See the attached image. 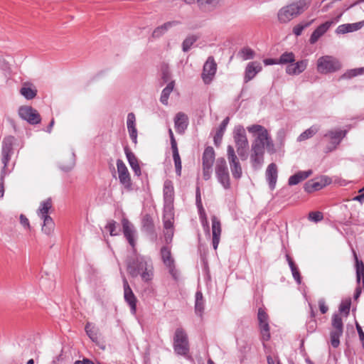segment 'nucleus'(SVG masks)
Returning a JSON list of instances; mask_svg holds the SVG:
<instances>
[{
  "instance_id": "nucleus-1",
  "label": "nucleus",
  "mask_w": 364,
  "mask_h": 364,
  "mask_svg": "<svg viewBox=\"0 0 364 364\" xmlns=\"http://www.w3.org/2000/svg\"><path fill=\"white\" fill-rule=\"evenodd\" d=\"M127 272L132 277L139 275L144 282H149L154 278V267L150 258L136 255L127 261Z\"/></svg>"
},
{
  "instance_id": "nucleus-2",
  "label": "nucleus",
  "mask_w": 364,
  "mask_h": 364,
  "mask_svg": "<svg viewBox=\"0 0 364 364\" xmlns=\"http://www.w3.org/2000/svg\"><path fill=\"white\" fill-rule=\"evenodd\" d=\"M265 148L268 152L274 151V146L268 131L257 134L252 143L250 160L254 167L260 166L263 163Z\"/></svg>"
},
{
  "instance_id": "nucleus-3",
  "label": "nucleus",
  "mask_w": 364,
  "mask_h": 364,
  "mask_svg": "<svg viewBox=\"0 0 364 364\" xmlns=\"http://www.w3.org/2000/svg\"><path fill=\"white\" fill-rule=\"evenodd\" d=\"M17 139L14 136H7L3 139L1 147V162L3 164V175L8 174L11 171L8 168L9 163L14 154V146Z\"/></svg>"
},
{
  "instance_id": "nucleus-4",
  "label": "nucleus",
  "mask_w": 364,
  "mask_h": 364,
  "mask_svg": "<svg viewBox=\"0 0 364 364\" xmlns=\"http://www.w3.org/2000/svg\"><path fill=\"white\" fill-rule=\"evenodd\" d=\"M347 132L341 129H334L328 131L323 137V140L327 141V144L323 149L325 153H330L340 144L343 139L346 136Z\"/></svg>"
},
{
  "instance_id": "nucleus-5",
  "label": "nucleus",
  "mask_w": 364,
  "mask_h": 364,
  "mask_svg": "<svg viewBox=\"0 0 364 364\" xmlns=\"http://www.w3.org/2000/svg\"><path fill=\"white\" fill-rule=\"evenodd\" d=\"M173 349L176 354L181 355H186L189 352L188 336L182 328L176 329L173 336Z\"/></svg>"
},
{
  "instance_id": "nucleus-6",
  "label": "nucleus",
  "mask_w": 364,
  "mask_h": 364,
  "mask_svg": "<svg viewBox=\"0 0 364 364\" xmlns=\"http://www.w3.org/2000/svg\"><path fill=\"white\" fill-rule=\"evenodd\" d=\"M215 171L217 179L223 187L225 189L230 188V174L226 161L224 158L220 157L216 160Z\"/></svg>"
},
{
  "instance_id": "nucleus-7",
  "label": "nucleus",
  "mask_w": 364,
  "mask_h": 364,
  "mask_svg": "<svg viewBox=\"0 0 364 364\" xmlns=\"http://www.w3.org/2000/svg\"><path fill=\"white\" fill-rule=\"evenodd\" d=\"M332 327L331 331V343L333 348H337L340 344V337L343 334V324L340 315L333 314L332 317Z\"/></svg>"
},
{
  "instance_id": "nucleus-8",
  "label": "nucleus",
  "mask_w": 364,
  "mask_h": 364,
  "mask_svg": "<svg viewBox=\"0 0 364 364\" xmlns=\"http://www.w3.org/2000/svg\"><path fill=\"white\" fill-rule=\"evenodd\" d=\"M18 114L20 118L32 125L38 124L41 121L40 114L31 106H21L18 108Z\"/></svg>"
},
{
  "instance_id": "nucleus-9",
  "label": "nucleus",
  "mask_w": 364,
  "mask_h": 364,
  "mask_svg": "<svg viewBox=\"0 0 364 364\" xmlns=\"http://www.w3.org/2000/svg\"><path fill=\"white\" fill-rule=\"evenodd\" d=\"M163 193L164 200V213H167L168 210H170L171 213H173L174 188L171 181L166 180L164 181Z\"/></svg>"
},
{
  "instance_id": "nucleus-10",
  "label": "nucleus",
  "mask_w": 364,
  "mask_h": 364,
  "mask_svg": "<svg viewBox=\"0 0 364 364\" xmlns=\"http://www.w3.org/2000/svg\"><path fill=\"white\" fill-rule=\"evenodd\" d=\"M161 80L163 83H167L166 87L162 90L160 101L163 105H167L170 94L172 92L175 81L171 79V75L169 70H164L161 74Z\"/></svg>"
},
{
  "instance_id": "nucleus-11",
  "label": "nucleus",
  "mask_w": 364,
  "mask_h": 364,
  "mask_svg": "<svg viewBox=\"0 0 364 364\" xmlns=\"http://www.w3.org/2000/svg\"><path fill=\"white\" fill-rule=\"evenodd\" d=\"M117 167L120 183L124 186L126 191H131L132 190V183L130 174L122 160H117Z\"/></svg>"
},
{
  "instance_id": "nucleus-12",
  "label": "nucleus",
  "mask_w": 364,
  "mask_h": 364,
  "mask_svg": "<svg viewBox=\"0 0 364 364\" xmlns=\"http://www.w3.org/2000/svg\"><path fill=\"white\" fill-rule=\"evenodd\" d=\"M257 318L261 333V339L263 342L267 341L270 339L269 317L267 314L264 309L259 308L258 309Z\"/></svg>"
},
{
  "instance_id": "nucleus-13",
  "label": "nucleus",
  "mask_w": 364,
  "mask_h": 364,
  "mask_svg": "<svg viewBox=\"0 0 364 364\" xmlns=\"http://www.w3.org/2000/svg\"><path fill=\"white\" fill-rule=\"evenodd\" d=\"M173 220H174V213H171L170 210H168L167 213H164L163 215V223H164V239L165 242L168 244L172 241L173 237Z\"/></svg>"
},
{
  "instance_id": "nucleus-14",
  "label": "nucleus",
  "mask_w": 364,
  "mask_h": 364,
  "mask_svg": "<svg viewBox=\"0 0 364 364\" xmlns=\"http://www.w3.org/2000/svg\"><path fill=\"white\" fill-rule=\"evenodd\" d=\"M341 14L335 18L334 20L327 21L318 26L311 33L309 42L311 44L316 43L318 40L331 28L332 25L338 21Z\"/></svg>"
},
{
  "instance_id": "nucleus-15",
  "label": "nucleus",
  "mask_w": 364,
  "mask_h": 364,
  "mask_svg": "<svg viewBox=\"0 0 364 364\" xmlns=\"http://www.w3.org/2000/svg\"><path fill=\"white\" fill-rule=\"evenodd\" d=\"M123 287L124 300L129 304L132 314H135L136 311L137 299L125 277L123 278Z\"/></svg>"
},
{
  "instance_id": "nucleus-16",
  "label": "nucleus",
  "mask_w": 364,
  "mask_h": 364,
  "mask_svg": "<svg viewBox=\"0 0 364 364\" xmlns=\"http://www.w3.org/2000/svg\"><path fill=\"white\" fill-rule=\"evenodd\" d=\"M298 14L291 4L282 7L278 12V20L282 23H286L297 16Z\"/></svg>"
},
{
  "instance_id": "nucleus-17",
  "label": "nucleus",
  "mask_w": 364,
  "mask_h": 364,
  "mask_svg": "<svg viewBox=\"0 0 364 364\" xmlns=\"http://www.w3.org/2000/svg\"><path fill=\"white\" fill-rule=\"evenodd\" d=\"M232 134L235 147L249 144L245 129L242 125L235 126Z\"/></svg>"
},
{
  "instance_id": "nucleus-18",
  "label": "nucleus",
  "mask_w": 364,
  "mask_h": 364,
  "mask_svg": "<svg viewBox=\"0 0 364 364\" xmlns=\"http://www.w3.org/2000/svg\"><path fill=\"white\" fill-rule=\"evenodd\" d=\"M122 225L123 228V233L124 237L128 240L129 245L134 247L135 246V229L134 225L127 218H123L122 220Z\"/></svg>"
},
{
  "instance_id": "nucleus-19",
  "label": "nucleus",
  "mask_w": 364,
  "mask_h": 364,
  "mask_svg": "<svg viewBox=\"0 0 364 364\" xmlns=\"http://www.w3.org/2000/svg\"><path fill=\"white\" fill-rule=\"evenodd\" d=\"M212 221V234H213V247L214 250H217L221 235V223L220 220L215 216L213 215L211 218Z\"/></svg>"
},
{
  "instance_id": "nucleus-20",
  "label": "nucleus",
  "mask_w": 364,
  "mask_h": 364,
  "mask_svg": "<svg viewBox=\"0 0 364 364\" xmlns=\"http://www.w3.org/2000/svg\"><path fill=\"white\" fill-rule=\"evenodd\" d=\"M341 65L338 60L329 55L322 56L318 58L317 68H339Z\"/></svg>"
},
{
  "instance_id": "nucleus-21",
  "label": "nucleus",
  "mask_w": 364,
  "mask_h": 364,
  "mask_svg": "<svg viewBox=\"0 0 364 364\" xmlns=\"http://www.w3.org/2000/svg\"><path fill=\"white\" fill-rule=\"evenodd\" d=\"M265 175L270 189H274L278 176L277 165L274 163L270 164L267 168Z\"/></svg>"
},
{
  "instance_id": "nucleus-22",
  "label": "nucleus",
  "mask_w": 364,
  "mask_h": 364,
  "mask_svg": "<svg viewBox=\"0 0 364 364\" xmlns=\"http://www.w3.org/2000/svg\"><path fill=\"white\" fill-rule=\"evenodd\" d=\"M174 124L175 129L178 133H183L188 125V116L183 112L177 113L174 118Z\"/></svg>"
},
{
  "instance_id": "nucleus-23",
  "label": "nucleus",
  "mask_w": 364,
  "mask_h": 364,
  "mask_svg": "<svg viewBox=\"0 0 364 364\" xmlns=\"http://www.w3.org/2000/svg\"><path fill=\"white\" fill-rule=\"evenodd\" d=\"M364 26V20L353 23H345L341 24L336 29L337 34H345L350 32H353L360 30Z\"/></svg>"
},
{
  "instance_id": "nucleus-24",
  "label": "nucleus",
  "mask_w": 364,
  "mask_h": 364,
  "mask_svg": "<svg viewBox=\"0 0 364 364\" xmlns=\"http://www.w3.org/2000/svg\"><path fill=\"white\" fill-rule=\"evenodd\" d=\"M141 230L145 232L149 235H156L154 220L149 214H145L142 217Z\"/></svg>"
},
{
  "instance_id": "nucleus-25",
  "label": "nucleus",
  "mask_w": 364,
  "mask_h": 364,
  "mask_svg": "<svg viewBox=\"0 0 364 364\" xmlns=\"http://www.w3.org/2000/svg\"><path fill=\"white\" fill-rule=\"evenodd\" d=\"M136 117L134 113L130 112L127 115V125L129 136L134 144L137 142V130L136 128Z\"/></svg>"
},
{
  "instance_id": "nucleus-26",
  "label": "nucleus",
  "mask_w": 364,
  "mask_h": 364,
  "mask_svg": "<svg viewBox=\"0 0 364 364\" xmlns=\"http://www.w3.org/2000/svg\"><path fill=\"white\" fill-rule=\"evenodd\" d=\"M20 93L26 100H32L36 96L37 90L32 83L26 82L22 84Z\"/></svg>"
},
{
  "instance_id": "nucleus-27",
  "label": "nucleus",
  "mask_w": 364,
  "mask_h": 364,
  "mask_svg": "<svg viewBox=\"0 0 364 364\" xmlns=\"http://www.w3.org/2000/svg\"><path fill=\"white\" fill-rule=\"evenodd\" d=\"M312 174L311 170L308 171H300L290 176L288 181V184L289 186H295L300 182L304 181L307 178H309Z\"/></svg>"
},
{
  "instance_id": "nucleus-28",
  "label": "nucleus",
  "mask_w": 364,
  "mask_h": 364,
  "mask_svg": "<svg viewBox=\"0 0 364 364\" xmlns=\"http://www.w3.org/2000/svg\"><path fill=\"white\" fill-rule=\"evenodd\" d=\"M179 24V22L177 21H168L164 23L163 25L156 27L153 33L152 36L154 38H159L163 36L170 28L172 26H175Z\"/></svg>"
},
{
  "instance_id": "nucleus-29",
  "label": "nucleus",
  "mask_w": 364,
  "mask_h": 364,
  "mask_svg": "<svg viewBox=\"0 0 364 364\" xmlns=\"http://www.w3.org/2000/svg\"><path fill=\"white\" fill-rule=\"evenodd\" d=\"M52 208V200L51 198H47L42 201L40 204L39 208L37 210L38 215L42 219L46 217H50L48 215L49 210Z\"/></svg>"
},
{
  "instance_id": "nucleus-30",
  "label": "nucleus",
  "mask_w": 364,
  "mask_h": 364,
  "mask_svg": "<svg viewBox=\"0 0 364 364\" xmlns=\"http://www.w3.org/2000/svg\"><path fill=\"white\" fill-rule=\"evenodd\" d=\"M229 117H225L223 122H221L218 129L217 130L215 136H214V144L215 146H218L221 141L226 129V127L229 123Z\"/></svg>"
},
{
  "instance_id": "nucleus-31",
  "label": "nucleus",
  "mask_w": 364,
  "mask_h": 364,
  "mask_svg": "<svg viewBox=\"0 0 364 364\" xmlns=\"http://www.w3.org/2000/svg\"><path fill=\"white\" fill-rule=\"evenodd\" d=\"M354 257L355 259V267H356V279L357 282H362L363 288L364 289V264L362 261L358 260L357 255L353 252Z\"/></svg>"
},
{
  "instance_id": "nucleus-32",
  "label": "nucleus",
  "mask_w": 364,
  "mask_h": 364,
  "mask_svg": "<svg viewBox=\"0 0 364 364\" xmlns=\"http://www.w3.org/2000/svg\"><path fill=\"white\" fill-rule=\"evenodd\" d=\"M160 254L161 259L165 266H170L171 264L175 263L174 259L171 255V248L169 247H162L161 248Z\"/></svg>"
},
{
  "instance_id": "nucleus-33",
  "label": "nucleus",
  "mask_w": 364,
  "mask_h": 364,
  "mask_svg": "<svg viewBox=\"0 0 364 364\" xmlns=\"http://www.w3.org/2000/svg\"><path fill=\"white\" fill-rule=\"evenodd\" d=\"M215 159V151L213 147L208 146L203 154V166H213Z\"/></svg>"
},
{
  "instance_id": "nucleus-34",
  "label": "nucleus",
  "mask_w": 364,
  "mask_h": 364,
  "mask_svg": "<svg viewBox=\"0 0 364 364\" xmlns=\"http://www.w3.org/2000/svg\"><path fill=\"white\" fill-rule=\"evenodd\" d=\"M286 259H287L288 264L289 265V267L291 269L294 279H295V281L296 282V283L298 284H300L301 283V277L300 275L299 269L297 268L295 263L294 262V261L292 260V259L288 254L286 255Z\"/></svg>"
},
{
  "instance_id": "nucleus-35",
  "label": "nucleus",
  "mask_w": 364,
  "mask_h": 364,
  "mask_svg": "<svg viewBox=\"0 0 364 364\" xmlns=\"http://www.w3.org/2000/svg\"><path fill=\"white\" fill-rule=\"evenodd\" d=\"M75 164V154L74 153H72L68 156L67 159L62 160L60 162V168L64 171H69L74 167Z\"/></svg>"
},
{
  "instance_id": "nucleus-36",
  "label": "nucleus",
  "mask_w": 364,
  "mask_h": 364,
  "mask_svg": "<svg viewBox=\"0 0 364 364\" xmlns=\"http://www.w3.org/2000/svg\"><path fill=\"white\" fill-rule=\"evenodd\" d=\"M195 311L196 314L202 316L204 311V301L201 291H198L196 293Z\"/></svg>"
},
{
  "instance_id": "nucleus-37",
  "label": "nucleus",
  "mask_w": 364,
  "mask_h": 364,
  "mask_svg": "<svg viewBox=\"0 0 364 364\" xmlns=\"http://www.w3.org/2000/svg\"><path fill=\"white\" fill-rule=\"evenodd\" d=\"M43 220V224L42 225V231L45 234L50 235H51L55 228V223L51 218V217H46L45 218H42Z\"/></svg>"
},
{
  "instance_id": "nucleus-38",
  "label": "nucleus",
  "mask_w": 364,
  "mask_h": 364,
  "mask_svg": "<svg viewBox=\"0 0 364 364\" xmlns=\"http://www.w3.org/2000/svg\"><path fill=\"white\" fill-rule=\"evenodd\" d=\"M172 153H173V159L174 161V165L176 168V173L177 176H180L181 175V169H182V165H181V157L178 153V146L172 147L171 148Z\"/></svg>"
},
{
  "instance_id": "nucleus-39",
  "label": "nucleus",
  "mask_w": 364,
  "mask_h": 364,
  "mask_svg": "<svg viewBox=\"0 0 364 364\" xmlns=\"http://www.w3.org/2000/svg\"><path fill=\"white\" fill-rule=\"evenodd\" d=\"M311 0H299L296 2L291 4L298 15L303 13L309 8Z\"/></svg>"
},
{
  "instance_id": "nucleus-40",
  "label": "nucleus",
  "mask_w": 364,
  "mask_h": 364,
  "mask_svg": "<svg viewBox=\"0 0 364 364\" xmlns=\"http://www.w3.org/2000/svg\"><path fill=\"white\" fill-rule=\"evenodd\" d=\"M318 127L316 126H311L310 128L305 130L302 132L298 137L297 140L299 141H303L308 139L311 138L314 136L318 131Z\"/></svg>"
},
{
  "instance_id": "nucleus-41",
  "label": "nucleus",
  "mask_w": 364,
  "mask_h": 364,
  "mask_svg": "<svg viewBox=\"0 0 364 364\" xmlns=\"http://www.w3.org/2000/svg\"><path fill=\"white\" fill-rule=\"evenodd\" d=\"M199 37L196 35L188 36L182 43V49L183 52H188L191 46L198 41Z\"/></svg>"
},
{
  "instance_id": "nucleus-42",
  "label": "nucleus",
  "mask_w": 364,
  "mask_h": 364,
  "mask_svg": "<svg viewBox=\"0 0 364 364\" xmlns=\"http://www.w3.org/2000/svg\"><path fill=\"white\" fill-rule=\"evenodd\" d=\"M227 158L229 165L240 163L238 156L235 154V149L231 145H228L227 147Z\"/></svg>"
},
{
  "instance_id": "nucleus-43",
  "label": "nucleus",
  "mask_w": 364,
  "mask_h": 364,
  "mask_svg": "<svg viewBox=\"0 0 364 364\" xmlns=\"http://www.w3.org/2000/svg\"><path fill=\"white\" fill-rule=\"evenodd\" d=\"M323 187L322 184L319 182H315L313 181H309L304 186V191L307 193H312L316 191L321 189Z\"/></svg>"
},
{
  "instance_id": "nucleus-44",
  "label": "nucleus",
  "mask_w": 364,
  "mask_h": 364,
  "mask_svg": "<svg viewBox=\"0 0 364 364\" xmlns=\"http://www.w3.org/2000/svg\"><path fill=\"white\" fill-rule=\"evenodd\" d=\"M238 55L243 60H250L254 58L255 52L252 48L249 47H245L240 50V52L238 53Z\"/></svg>"
},
{
  "instance_id": "nucleus-45",
  "label": "nucleus",
  "mask_w": 364,
  "mask_h": 364,
  "mask_svg": "<svg viewBox=\"0 0 364 364\" xmlns=\"http://www.w3.org/2000/svg\"><path fill=\"white\" fill-rule=\"evenodd\" d=\"M230 171L232 175V177L235 179H240L242 175V169L240 163H236L230 165Z\"/></svg>"
},
{
  "instance_id": "nucleus-46",
  "label": "nucleus",
  "mask_w": 364,
  "mask_h": 364,
  "mask_svg": "<svg viewBox=\"0 0 364 364\" xmlns=\"http://www.w3.org/2000/svg\"><path fill=\"white\" fill-rule=\"evenodd\" d=\"M85 331L89 338L93 341L97 342L98 340L97 331L90 323L85 326Z\"/></svg>"
},
{
  "instance_id": "nucleus-47",
  "label": "nucleus",
  "mask_w": 364,
  "mask_h": 364,
  "mask_svg": "<svg viewBox=\"0 0 364 364\" xmlns=\"http://www.w3.org/2000/svg\"><path fill=\"white\" fill-rule=\"evenodd\" d=\"M294 60V54L292 52H285L278 59L279 64L282 65L293 63Z\"/></svg>"
},
{
  "instance_id": "nucleus-48",
  "label": "nucleus",
  "mask_w": 364,
  "mask_h": 364,
  "mask_svg": "<svg viewBox=\"0 0 364 364\" xmlns=\"http://www.w3.org/2000/svg\"><path fill=\"white\" fill-rule=\"evenodd\" d=\"M237 153L242 161H245L248 158L249 144L235 147Z\"/></svg>"
},
{
  "instance_id": "nucleus-49",
  "label": "nucleus",
  "mask_w": 364,
  "mask_h": 364,
  "mask_svg": "<svg viewBox=\"0 0 364 364\" xmlns=\"http://www.w3.org/2000/svg\"><path fill=\"white\" fill-rule=\"evenodd\" d=\"M124 152L131 168L136 166V164H139L138 159H136V156L128 148L124 149Z\"/></svg>"
},
{
  "instance_id": "nucleus-50",
  "label": "nucleus",
  "mask_w": 364,
  "mask_h": 364,
  "mask_svg": "<svg viewBox=\"0 0 364 364\" xmlns=\"http://www.w3.org/2000/svg\"><path fill=\"white\" fill-rule=\"evenodd\" d=\"M313 21H314V20H311L309 22L297 24L293 28L294 34L296 35V36H300L302 33V31L306 28L309 27L312 23Z\"/></svg>"
},
{
  "instance_id": "nucleus-51",
  "label": "nucleus",
  "mask_w": 364,
  "mask_h": 364,
  "mask_svg": "<svg viewBox=\"0 0 364 364\" xmlns=\"http://www.w3.org/2000/svg\"><path fill=\"white\" fill-rule=\"evenodd\" d=\"M202 78L205 84L210 83L215 75V70H203Z\"/></svg>"
},
{
  "instance_id": "nucleus-52",
  "label": "nucleus",
  "mask_w": 364,
  "mask_h": 364,
  "mask_svg": "<svg viewBox=\"0 0 364 364\" xmlns=\"http://www.w3.org/2000/svg\"><path fill=\"white\" fill-rule=\"evenodd\" d=\"M308 218L311 221L318 223L323 220V213L319 211L310 212Z\"/></svg>"
},
{
  "instance_id": "nucleus-53",
  "label": "nucleus",
  "mask_w": 364,
  "mask_h": 364,
  "mask_svg": "<svg viewBox=\"0 0 364 364\" xmlns=\"http://www.w3.org/2000/svg\"><path fill=\"white\" fill-rule=\"evenodd\" d=\"M247 129L249 132L253 134L257 133V134H259L260 133H264L267 131L266 128L259 124H253L252 126L247 127Z\"/></svg>"
},
{
  "instance_id": "nucleus-54",
  "label": "nucleus",
  "mask_w": 364,
  "mask_h": 364,
  "mask_svg": "<svg viewBox=\"0 0 364 364\" xmlns=\"http://www.w3.org/2000/svg\"><path fill=\"white\" fill-rule=\"evenodd\" d=\"M13 58L7 56L6 58H0V68H10L12 65Z\"/></svg>"
},
{
  "instance_id": "nucleus-55",
  "label": "nucleus",
  "mask_w": 364,
  "mask_h": 364,
  "mask_svg": "<svg viewBox=\"0 0 364 364\" xmlns=\"http://www.w3.org/2000/svg\"><path fill=\"white\" fill-rule=\"evenodd\" d=\"M105 229L109 232L110 235L115 236L118 235L116 231V222L114 220H109L105 226Z\"/></svg>"
},
{
  "instance_id": "nucleus-56",
  "label": "nucleus",
  "mask_w": 364,
  "mask_h": 364,
  "mask_svg": "<svg viewBox=\"0 0 364 364\" xmlns=\"http://www.w3.org/2000/svg\"><path fill=\"white\" fill-rule=\"evenodd\" d=\"M350 307V301L346 300L341 302L339 306V311L341 313H344L346 315H348Z\"/></svg>"
},
{
  "instance_id": "nucleus-57",
  "label": "nucleus",
  "mask_w": 364,
  "mask_h": 364,
  "mask_svg": "<svg viewBox=\"0 0 364 364\" xmlns=\"http://www.w3.org/2000/svg\"><path fill=\"white\" fill-rule=\"evenodd\" d=\"M203 68H217V63L213 56H209Z\"/></svg>"
},
{
  "instance_id": "nucleus-58",
  "label": "nucleus",
  "mask_w": 364,
  "mask_h": 364,
  "mask_svg": "<svg viewBox=\"0 0 364 364\" xmlns=\"http://www.w3.org/2000/svg\"><path fill=\"white\" fill-rule=\"evenodd\" d=\"M260 70H247L245 75V82L251 80Z\"/></svg>"
},
{
  "instance_id": "nucleus-59",
  "label": "nucleus",
  "mask_w": 364,
  "mask_h": 364,
  "mask_svg": "<svg viewBox=\"0 0 364 364\" xmlns=\"http://www.w3.org/2000/svg\"><path fill=\"white\" fill-rule=\"evenodd\" d=\"M168 269V272L172 277L177 280L178 278V272L175 267V263L171 264L170 266H166Z\"/></svg>"
},
{
  "instance_id": "nucleus-60",
  "label": "nucleus",
  "mask_w": 364,
  "mask_h": 364,
  "mask_svg": "<svg viewBox=\"0 0 364 364\" xmlns=\"http://www.w3.org/2000/svg\"><path fill=\"white\" fill-rule=\"evenodd\" d=\"M363 70H355V69L349 70L346 73H345L343 75V77H354V76H356L358 75H362V74H363Z\"/></svg>"
},
{
  "instance_id": "nucleus-61",
  "label": "nucleus",
  "mask_w": 364,
  "mask_h": 364,
  "mask_svg": "<svg viewBox=\"0 0 364 364\" xmlns=\"http://www.w3.org/2000/svg\"><path fill=\"white\" fill-rule=\"evenodd\" d=\"M211 168L212 166H203V178L207 181L208 179H210V176H211Z\"/></svg>"
},
{
  "instance_id": "nucleus-62",
  "label": "nucleus",
  "mask_w": 364,
  "mask_h": 364,
  "mask_svg": "<svg viewBox=\"0 0 364 364\" xmlns=\"http://www.w3.org/2000/svg\"><path fill=\"white\" fill-rule=\"evenodd\" d=\"M20 223L23 226L24 228L29 230L31 228V225L29 223L28 219L26 215L21 214L20 217Z\"/></svg>"
},
{
  "instance_id": "nucleus-63",
  "label": "nucleus",
  "mask_w": 364,
  "mask_h": 364,
  "mask_svg": "<svg viewBox=\"0 0 364 364\" xmlns=\"http://www.w3.org/2000/svg\"><path fill=\"white\" fill-rule=\"evenodd\" d=\"M356 329L359 336V338L362 343L363 348H364V332L358 323H356Z\"/></svg>"
},
{
  "instance_id": "nucleus-64",
  "label": "nucleus",
  "mask_w": 364,
  "mask_h": 364,
  "mask_svg": "<svg viewBox=\"0 0 364 364\" xmlns=\"http://www.w3.org/2000/svg\"><path fill=\"white\" fill-rule=\"evenodd\" d=\"M318 306H319L320 311L322 314H326L328 309V306L326 305L323 299H320L318 301Z\"/></svg>"
}]
</instances>
